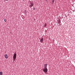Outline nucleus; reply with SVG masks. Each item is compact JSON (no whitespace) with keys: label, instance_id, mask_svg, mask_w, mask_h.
<instances>
[{"label":"nucleus","instance_id":"nucleus-1","mask_svg":"<svg viewBox=\"0 0 75 75\" xmlns=\"http://www.w3.org/2000/svg\"><path fill=\"white\" fill-rule=\"evenodd\" d=\"M42 71L45 73V72H48V69H47V68L46 67L43 69Z\"/></svg>","mask_w":75,"mask_h":75},{"label":"nucleus","instance_id":"nucleus-2","mask_svg":"<svg viewBox=\"0 0 75 75\" xmlns=\"http://www.w3.org/2000/svg\"><path fill=\"white\" fill-rule=\"evenodd\" d=\"M29 7L30 8H31V7H33V6H34V4H33V3L32 2L31 3H30L29 4Z\"/></svg>","mask_w":75,"mask_h":75},{"label":"nucleus","instance_id":"nucleus-3","mask_svg":"<svg viewBox=\"0 0 75 75\" xmlns=\"http://www.w3.org/2000/svg\"><path fill=\"white\" fill-rule=\"evenodd\" d=\"M16 57H17V54H16V53H15L13 55V58H16Z\"/></svg>","mask_w":75,"mask_h":75},{"label":"nucleus","instance_id":"nucleus-4","mask_svg":"<svg viewBox=\"0 0 75 75\" xmlns=\"http://www.w3.org/2000/svg\"><path fill=\"white\" fill-rule=\"evenodd\" d=\"M44 41V39L42 38L40 40V42H41V43H43V41Z\"/></svg>","mask_w":75,"mask_h":75},{"label":"nucleus","instance_id":"nucleus-5","mask_svg":"<svg viewBox=\"0 0 75 75\" xmlns=\"http://www.w3.org/2000/svg\"><path fill=\"white\" fill-rule=\"evenodd\" d=\"M5 58L7 59V58H8V56L7 54H5Z\"/></svg>","mask_w":75,"mask_h":75},{"label":"nucleus","instance_id":"nucleus-6","mask_svg":"<svg viewBox=\"0 0 75 75\" xmlns=\"http://www.w3.org/2000/svg\"><path fill=\"white\" fill-rule=\"evenodd\" d=\"M44 65H45V66H44L45 68H46V67H47V64H45Z\"/></svg>","mask_w":75,"mask_h":75},{"label":"nucleus","instance_id":"nucleus-7","mask_svg":"<svg viewBox=\"0 0 75 75\" xmlns=\"http://www.w3.org/2000/svg\"><path fill=\"white\" fill-rule=\"evenodd\" d=\"M23 13H24V14H26V13H27V11H26V10H25L23 11Z\"/></svg>","mask_w":75,"mask_h":75},{"label":"nucleus","instance_id":"nucleus-8","mask_svg":"<svg viewBox=\"0 0 75 75\" xmlns=\"http://www.w3.org/2000/svg\"><path fill=\"white\" fill-rule=\"evenodd\" d=\"M46 25H47V23H45V25H44V26L45 28H46Z\"/></svg>","mask_w":75,"mask_h":75},{"label":"nucleus","instance_id":"nucleus-9","mask_svg":"<svg viewBox=\"0 0 75 75\" xmlns=\"http://www.w3.org/2000/svg\"><path fill=\"white\" fill-rule=\"evenodd\" d=\"M0 75H3V72L2 71L0 72Z\"/></svg>","mask_w":75,"mask_h":75},{"label":"nucleus","instance_id":"nucleus-10","mask_svg":"<svg viewBox=\"0 0 75 75\" xmlns=\"http://www.w3.org/2000/svg\"><path fill=\"white\" fill-rule=\"evenodd\" d=\"M13 58V62H14V61H15V60H16V58Z\"/></svg>","mask_w":75,"mask_h":75},{"label":"nucleus","instance_id":"nucleus-11","mask_svg":"<svg viewBox=\"0 0 75 75\" xmlns=\"http://www.w3.org/2000/svg\"><path fill=\"white\" fill-rule=\"evenodd\" d=\"M58 23H59H59H61V20L59 19V20Z\"/></svg>","mask_w":75,"mask_h":75},{"label":"nucleus","instance_id":"nucleus-12","mask_svg":"<svg viewBox=\"0 0 75 75\" xmlns=\"http://www.w3.org/2000/svg\"><path fill=\"white\" fill-rule=\"evenodd\" d=\"M54 0H52V1L53 2V3H54Z\"/></svg>","mask_w":75,"mask_h":75},{"label":"nucleus","instance_id":"nucleus-13","mask_svg":"<svg viewBox=\"0 0 75 75\" xmlns=\"http://www.w3.org/2000/svg\"><path fill=\"white\" fill-rule=\"evenodd\" d=\"M4 21H5V22H6V19H4Z\"/></svg>","mask_w":75,"mask_h":75},{"label":"nucleus","instance_id":"nucleus-14","mask_svg":"<svg viewBox=\"0 0 75 75\" xmlns=\"http://www.w3.org/2000/svg\"><path fill=\"white\" fill-rule=\"evenodd\" d=\"M54 2H52V4H54Z\"/></svg>","mask_w":75,"mask_h":75},{"label":"nucleus","instance_id":"nucleus-15","mask_svg":"<svg viewBox=\"0 0 75 75\" xmlns=\"http://www.w3.org/2000/svg\"><path fill=\"white\" fill-rule=\"evenodd\" d=\"M5 1H8V0H5Z\"/></svg>","mask_w":75,"mask_h":75},{"label":"nucleus","instance_id":"nucleus-16","mask_svg":"<svg viewBox=\"0 0 75 75\" xmlns=\"http://www.w3.org/2000/svg\"><path fill=\"white\" fill-rule=\"evenodd\" d=\"M33 10H35V8H33Z\"/></svg>","mask_w":75,"mask_h":75}]
</instances>
